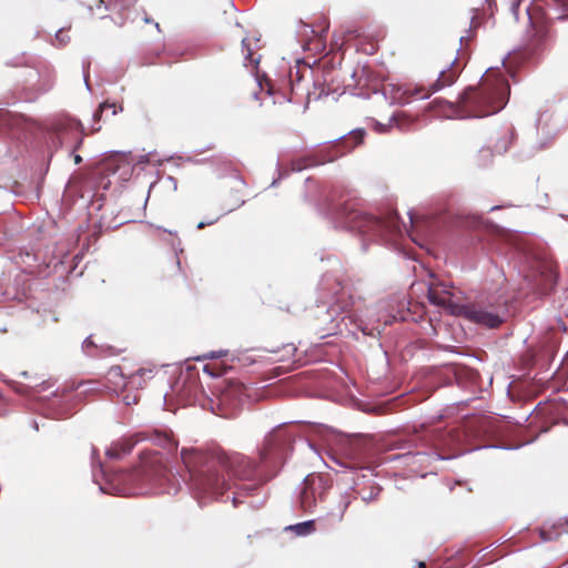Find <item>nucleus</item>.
Segmentation results:
<instances>
[{"instance_id": "obj_8", "label": "nucleus", "mask_w": 568, "mask_h": 568, "mask_svg": "<svg viewBox=\"0 0 568 568\" xmlns=\"http://www.w3.org/2000/svg\"><path fill=\"white\" fill-rule=\"evenodd\" d=\"M203 226H204V223H203V222L199 223V225H197V227H199V229H201V227H203Z\"/></svg>"}, {"instance_id": "obj_6", "label": "nucleus", "mask_w": 568, "mask_h": 568, "mask_svg": "<svg viewBox=\"0 0 568 568\" xmlns=\"http://www.w3.org/2000/svg\"><path fill=\"white\" fill-rule=\"evenodd\" d=\"M73 159L75 164H79L82 161V158L79 154H75Z\"/></svg>"}, {"instance_id": "obj_5", "label": "nucleus", "mask_w": 568, "mask_h": 568, "mask_svg": "<svg viewBox=\"0 0 568 568\" xmlns=\"http://www.w3.org/2000/svg\"><path fill=\"white\" fill-rule=\"evenodd\" d=\"M225 354H226V352H224V351L211 352L210 354L205 355L204 357H206V358H219V357H221V356H223Z\"/></svg>"}, {"instance_id": "obj_4", "label": "nucleus", "mask_w": 568, "mask_h": 568, "mask_svg": "<svg viewBox=\"0 0 568 568\" xmlns=\"http://www.w3.org/2000/svg\"><path fill=\"white\" fill-rule=\"evenodd\" d=\"M100 109H101L102 111H103V110H106V109H108V110H111L112 115H115V114L118 113V108H116V105H115V104H113V103H102V104L100 105Z\"/></svg>"}, {"instance_id": "obj_1", "label": "nucleus", "mask_w": 568, "mask_h": 568, "mask_svg": "<svg viewBox=\"0 0 568 568\" xmlns=\"http://www.w3.org/2000/svg\"><path fill=\"white\" fill-rule=\"evenodd\" d=\"M448 307L449 314L455 316H463L469 322L488 328L497 327L503 322L499 315L475 305L449 304Z\"/></svg>"}, {"instance_id": "obj_2", "label": "nucleus", "mask_w": 568, "mask_h": 568, "mask_svg": "<svg viewBox=\"0 0 568 568\" xmlns=\"http://www.w3.org/2000/svg\"><path fill=\"white\" fill-rule=\"evenodd\" d=\"M428 301L437 306L444 307L449 313V304H454L449 298L445 296H439L436 292H434L432 288L428 290L427 293Z\"/></svg>"}, {"instance_id": "obj_9", "label": "nucleus", "mask_w": 568, "mask_h": 568, "mask_svg": "<svg viewBox=\"0 0 568 568\" xmlns=\"http://www.w3.org/2000/svg\"><path fill=\"white\" fill-rule=\"evenodd\" d=\"M204 372H206V373H209L210 375H212V374H211V372H209L207 367H204Z\"/></svg>"}, {"instance_id": "obj_7", "label": "nucleus", "mask_w": 568, "mask_h": 568, "mask_svg": "<svg viewBox=\"0 0 568 568\" xmlns=\"http://www.w3.org/2000/svg\"><path fill=\"white\" fill-rule=\"evenodd\" d=\"M170 181L173 182V187L176 189V183L174 182V180L170 178Z\"/></svg>"}, {"instance_id": "obj_3", "label": "nucleus", "mask_w": 568, "mask_h": 568, "mask_svg": "<svg viewBox=\"0 0 568 568\" xmlns=\"http://www.w3.org/2000/svg\"><path fill=\"white\" fill-rule=\"evenodd\" d=\"M295 531L298 536H305L313 529V520H307L288 527Z\"/></svg>"}]
</instances>
